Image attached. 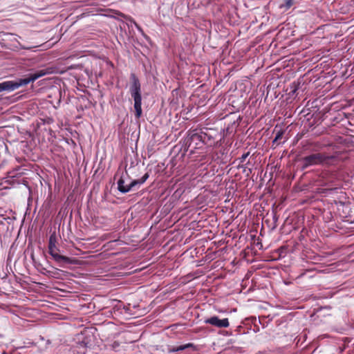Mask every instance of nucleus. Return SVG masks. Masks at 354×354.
I'll list each match as a JSON object with an SVG mask.
<instances>
[{
  "instance_id": "1",
  "label": "nucleus",
  "mask_w": 354,
  "mask_h": 354,
  "mask_svg": "<svg viewBox=\"0 0 354 354\" xmlns=\"http://www.w3.org/2000/svg\"><path fill=\"white\" fill-rule=\"evenodd\" d=\"M335 157L333 156H327L324 153H315L306 156L299 160L301 169L305 170L310 166L318 165H329L333 163Z\"/></svg>"
},
{
  "instance_id": "2",
  "label": "nucleus",
  "mask_w": 354,
  "mask_h": 354,
  "mask_svg": "<svg viewBox=\"0 0 354 354\" xmlns=\"http://www.w3.org/2000/svg\"><path fill=\"white\" fill-rule=\"evenodd\" d=\"M130 79L131 81L130 93L134 100L135 116L139 119L142 113L141 86L138 78L134 73L131 74Z\"/></svg>"
},
{
  "instance_id": "3",
  "label": "nucleus",
  "mask_w": 354,
  "mask_h": 354,
  "mask_svg": "<svg viewBox=\"0 0 354 354\" xmlns=\"http://www.w3.org/2000/svg\"><path fill=\"white\" fill-rule=\"evenodd\" d=\"M149 174L147 172L141 178L133 180L129 184H125L124 176H121L118 181V189L121 193L125 194L129 192L138 185H142L148 179Z\"/></svg>"
},
{
  "instance_id": "4",
  "label": "nucleus",
  "mask_w": 354,
  "mask_h": 354,
  "mask_svg": "<svg viewBox=\"0 0 354 354\" xmlns=\"http://www.w3.org/2000/svg\"><path fill=\"white\" fill-rule=\"evenodd\" d=\"M201 141L204 144L211 145L213 142V138L212 136L209 135L207 132L201 131V133H194L190 135L189 138L187 140V142L190 141Z\"/></svg>"
},
{
  "instance_id": "5",
  "label": "nucleus",
  "mask_w": 354,
  "mask_h": 354,
  "mask_svg": "<svg viewBox=\"0 0 354 354\" xmlns=\"http://www.w3.org/2000/svg\"><path fill=\"white\" fill-rule=\"evenodd\" d=\"M205 324H209L218 328H227L230 326L227 318L220 319L217 316L211 317L205 320Z\"/></svg>"
},
{
  "instance_id": "6",
  "label": "nucleus",
  "mask_w": 354,
  "mask_h": 354,
  "mask_svg": "<svg viewBox=\"0 0 354 354\" xmlns=\"http://www.w3.org/2000/svg\"><path fill=\"white\" fill-rule=\"evenodd\" d=\"M22 85V79L17 81H5L0 83V92L3 91H14Z\"/></svg>"
},
{
  "instance_id": "7",
  "label": "nucleus",
  "mask_w": 354,
  "mask_h": 354,
  "mask_svg": "<svg viewBox=\"0 0 354 354\" xmlns=\"http://www.w3.org/2000/svg\"><path fill=\"white\" fill-rule=\"evenodd\" d=\"M57 251H58V249L56 247L55 243L53 242V236H51L50 237V240H49V245H48V252H49V254L54 258V259H55L56 261H68V258L64 257V256H62V255H60L57 253Z\"/></svg>"
},
{
  "instance_id": "8",
  "label": "nucleus",
  "mask_w": 354,
  "mask_h": 354,
  "mask_svg": "<svg viewBox=\"0 0 354 354\" xmlns=\"http://www.w3.org/2000/svg\"><path fill=\"white\" fill-rule=\"evenodd\" d=\"M46 74L43 71H40L39 72H36L32 74H30L28 77L24 78V86L27 85L30 82H32L39 77L44 75Z\"/></svg>"
},
{
  "instance_id": "9",
  "label": "nucleus",
  "mask_w": 354,
  "mask_h": 354,
  "mask_svg": "<svg viewBox=\"0 0 354 354\" xmlns=\"http://www.w3.org/2000/svg\"><path fill=\"white\" fill-rule=\"evenodd\" d=\"M192 348L194 350H197L196 346L192 343H188L184 345L178 346H174L171 348H169L170 352H178L183 351L186 348Z\"/></svg>"
},
{
  "instance_id": "10",
  "label": "nucleus",
  "mask_w": 354,
  "mask_h": 354,
  "mask_svg": "<svg viewBox=\"0 0 354 354\" xmlns=\"http://www.w3.org/2000/svg\"><path fill=\"white\" fill-rule=\"evenodd\" d=\"M21 228H22V224L20 226L17 238H19V235L20 234ZM17 240H18V239H16L15 242L12 244V245L11 246V248L10 249V252H9V257L10 258L13 257V256L15 255L17 246L19 244V242H17Z\"/></svg>"
},
{
  "instance_id": "11",
  "label": "nucleus",
  "mask_w": 354,
  "mask_h": 354,
  "mask_svg": "<svg viewBox=\"0 0 354 354\" xmlns=\"http://www.w3.org/2000/svg\"><path fill=\"white\" fill-rule=\"evenodd\" d=\"M283 131H282V130L279 131L276 134L275 138L273 140V143L274 144L278 140H281L283 137Z\"/></svg>"
},
{
  "instance_id": "12",
  "label": "nucleus",
  "mask_w": 354,
  "mask_h": 354,
  "mask_svg": "<svg viewBox=\"0 0 354 354\" xmlns=\"http://www.w3.org/2000/svg\"><path fill=\"white\" fill-rule=\"evenodd\" d=\"M250 155V152H247V153H243L241 157H240V162H243L245 159L248 157V156Z\"/></svg>"
},
{
  "instance_id": "13",
  "label": "nucleus",
  "mask_w": 354,
  "mask_h": 354,
  "mask_svg": "<svg viewBox=\"0 0 354 354\" xmlns=\"http://www.w3.org/2000/svg\"><path fill=\"white\" fill-rule=\"evenodd\" d=\"M120 346V343L117 341H115L111 344V347L113 350L117 351L118 348Z\"/></svg>"
},
{
  "instance_id": "14",
  "label": "nucleus",
  "mask_w": 354,
  "mask_h": 354,
  "mask_svg": "<svg viewBox=\"0 0 354 354\" xmlns=\"http://www.w3.org/2000/svg\"><path fill=\"white\" fill-rule=\"evenodd\" d=\"M293 4V0H287L286 2V6L287 8H290Z\"/></svg>"
},
{
  "instance_id": "15",
  "label": "nucleus",
  "mask_w": 354,
  "mask_h": 354,
  "mask_svg": "<svg viewBox=\"0 0 354 354\" xmlns=\"http://www.w3.org/2000/svg\"><path fill=\"white\" fill-rule=\"evenodd\" d=\"M20 264H21V263H20V262H19L18 260H15V265H14V266H15V268H16L17 265H18L19 266H20Z\"/></svg>"
},
{
  "instance_id": "16",
  "label": "nucleus",
  "mask_w": 354,
  "mask_h": 354,
  "mask_svg": "<svg viewBox=\"0 0 354 354\" xmlns=\"http://www.w3.org/2000/svg\"><path fill=\"white\" fill-rule=\"evenodd\" d=\"M293 85H294V89L292 90V93H295L297 91L299 84L298 85H295V84L293 83Z\"/></svg>"
},
{
  "instance_id": "17",
  "label": "nucleus",
  "mask_w": 354,
  "mask_h": 354,
  "mask_svg": "<svg viewBox=\"0 0 354 354\" xmlns=\"http://www.w3.org/2000/svg\"><path fill=\"white\" fill-rule=\"evenodd\" d=\"M4 290H5V288H4L3 287H1V286H0V292H1V293H5V291H4Z\"/></svg>"
},
{
  "instance_id": "18",
  "label": "nucleus",
  "mask_w": 354,
  "mask_h": 354,
  "mask_svg": "<svg viewBox=\"0 0 354 354\" xmlns=\"http://www.w3.org/2000/svg\"><path fill=\"white\" fill-rule=\"evenodd\" d=\"M10 177H11V178H15V177H16V174H15V172H14V171H12V172H11V173H10Z\"/></svg>"
},
{
  "instance_id": "19",
  "label": "nucleus",
  "mask_w": 354,
  "mask_h": 354,
  "mask_svg": "<svg viewBox=\"0 0 354 354\" xmlns=\"http://www.w3.org/2000/svg\"><path fill=\"white\" fill-rule=\"evenodd\" d=\"M6 282H7L6 279H2V283H6Z\"/></svg>"
},
{
  "instance_id": "20",
  "label": "nucleus",
  "mask_w": 354,
  "mask_h": 354,
  "mask_svg": "<svg viewBox=\"0 0 354 354\" xmlns=\"http://www.w3.org/2000/svg\"><path fill=\"white\" fill-rule=\"evenodd\" d=\"M23 185H26V186L27 185V184H26V181H25L24 180Z\"/></svg>"
},
{
  "instance_id": "21",
  "label": "nucleus",
  "mask_w": 354,
  "mask_h": 354,
  "mask_svg": "<svg viewBox=\"0 0 354 354\" xmlns=\"http://www.w3.org/2000/svg\"><path fill=\"white\" fill-rule=\"evenodd\" d=\"M25 314H26V310L24 309V313H23L24 316L25 315Z\"/></svg>"
}]
</instances>
